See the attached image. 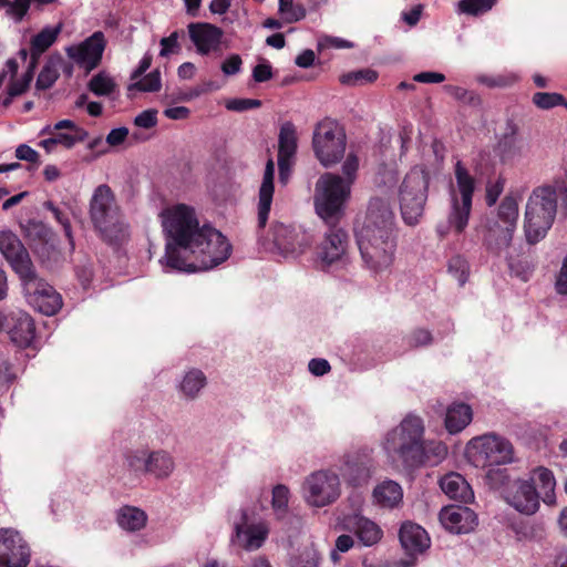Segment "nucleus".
Instances as JSON below:
<instances>
[{"instance_id":"864d4df0","label":"nucleus","mask_w":567,"mask_h":567,"mask_svg":"<svg viewBox=\"0 0 567 567\" xmlns=\"http://www.w3.org/2000/svg\"><path fill=\"white\" fill-rule=\"evenodd\" d=\"M359 168V158L354 153H349L342 164L343 181H350V187H352L357 171Z\"/></svg>"},{"instance_id":"de8ad7c7","label":"nucleus","mask_w":567,"mask_h":567,"mask_svg":"<svg viewBox=\"0 0 567 567\" xmlns=\"http://www.w3.org/2000/svg\"><path fill=\"white\" fill-rule=\"evenodd\" d=\"M533 102L542 110H549L564 104V96L559 93L537 92L533 96Z\"/></svg>"},{"instance_id":"c9c22d12","label":"nucleus","mask_w":567,"mask_h":567,"mask_svg":"<svg viewBox=\"0 0 567 567\" xmlns=\"http://www.w3.org/2000/svg\"><path fill=\"white\" fill-rule=\"evenodd\" d=\"M206 385L207 378L205 373L199 369L193 368L182 375L177 390L181 398L186 401H194L200 395Z\"/></svg>"},{"instance_id":"37998d69","label":"nucleus","mask_w":567,"mask_h":567,"mask_svg":"<svg viewBox=\"0 0 567 567\" xmlns=\"http://www.w3.org/2000/svg\"><path fill=\"white\" fill-rule=\"evenodd\" d=\"M115 86L114 80L105 72L97 73L89 83L90 91L99 96L110 95Z\"/></svg>"},{"instance_id":"5701e85b","label":"nucleus","mask_w":567,"mask_h":567,"mask_svg":"<svg viewBox=\"0 0 567 567\" xmlns=\"http://www.w3.org/2000/svg\"><path fill=\"white\" fill-rule=\"evenodd\" d=\"M269 535V526L264 520L248 522L246 514L240 523L235 524L234 542L247 551L259 549Z\"/></svg>"},{"instance_id":"20e7f679","label":"nucleus","mask_w":567,"mask_h":567,"mask_svg":"<svg viewBox=\"0 0 567 567\" xmlns=\"http://www.w3.org/2000/svg\"><path fill=\"white\" fill-rule=\"evenodd\" d=\"M89 214L94 228L104 240L116 243L127 236L128 224L109 185H99L93 190Z\"/></svg>"},{"instance_id":"72a5a7b5","label":"nucleus","mask_w":567,"mask_h":567,"mask_svg":"<svg viewBox=\"0 0 567 567\" xmlns=\"http://www.w3.org/2000/svg\"><path fill=\"white\" fill-rule=\"evenodd\" d=\"M440 487L451 499L468 503L474 499V493L468 482L458 473L451 472L441 477Z\"/></svg>"},{"instance_id":"4468645a","label":"nucleus","mask_w":567,"mask_h":567,"mask_svg":"<svg viewBox=\"0 0 567 567\" xmlns=\"http://www.w3.org/2000/svg\"><path fill=\"white\" fill-rule=\"evenodd\" d=\"M313 237L301 227L275 223L270 229L267 249L285 259H297L312 245Z\"/></svg>"},{"instance_id":"6ab92c4d","label":"nucleus","mask_w":567,"mask_h":567,"mask_svg":"<svg viewBox=\"0 0 567 567\" xmlns=\"http://www.w3.org/2000/svg\"><path fill=\"white\" fill-rule=\"evenodd\" d=\"M55 131L51 137L43 138L39 142L48 154L54 153L58 146L71 150L75 144L83 142L87 137L85 130L75 124L71 120H61L55 123Z\"/></svg>"},{"instance_id":"0eeeda50","label":"nucleus","mask_w":567,"mask_h":567,"mask_svg":"<svg viewBox=\"0 0 567 567\" xmlns=\"http://www.w3.org/2000/svg\"><path fill=\"white\" fill-rule=\"evenodd\" d=\"M350 196V181H343L334 173H324L315 185V212L324 224L334 227L344 216Z\"/></svg>"},{"instance_id":"b1692460","label":"nucleus","mask_w":567,"mask_h":567,"mask_svg":"<svg viewBox=\"0 0 567 567\" xmlns=\"http://www.w3.org/2000/svg\"><path fill=\"white\" fill-rule=\"evenodd\" d=\"M296 152V126L291 122H286L280 127L278 150L279 178L282 184H286L289 179L290 169L293 164Z\"/></svg>"},{"instance_id":"69168bd1","label":"nucleus","mask_w":567,"mask_h":567,"mask_svg":"<svg viewBox=\"0 0 567 567\" xmlns=\"http://www.w3.org/2000/svg\"><path fill=\"white\" fill-rule=\"evenodd\" d=\"M354 542L350 535H341L336 540V548L331 551V558L334 563L340 559L339 553H346L352 548Z\"/></svg>"},{"instance_id":"a18cd8bd","label":"nucleus","mask_w":567,"mask_h":567,"mask_svg":"<svg viewBox=\"0 0 567 567\" xmlns=\"http://www.w3.org/2000/svg\"><path fill=\"white\" fill-rule=\"evenodd\" d=\"M162 87V79L158 70H154L141 80L128 86V91L157 92Z\"/></svg>"},{"instance_id":"c03bdc74","label":"nucleus","mask_w":567,"mask_h":567,"mask_svg":"<svg viewBox=\"0 0 567 567\" xmlns=\"http://www.w3.org/2000/svg\"><path fill=\"white\" fill-rule=\"evenodd\" d=\"M290 491L284 484H278L272 488L271 507L278 516H282L288 511Z\"/></svg>"},{"instance_id":"393cba45","label":"nucleus","mask_w":567,"mask_h":567,"mask_svg":"<svg viewBox=\"0 0 567 567\" xmlns=\"http://www.w3.org/2000/svg\"><path fill=\"white\" fill-rule=\"evenodd\" d=\"M188 33L199 54L207 55L219 49L223 38L220 28L206 22H196L188 24Z\"/></svg>"},{"instance_id":"bf43d9fd","label":"nucleus","mask_w":567,"mask_h":567,"mask_svg":"<svg viewBox=\"0 0 567 567\" xmlns=\"http://www.w3.org/2000/svg\"><path fill=\"white\" fill-rule=\"evenodd\" d=\"M161 51H159V55L161 56H168L171 55L172 53H175L178 51L179 49V45H178V32H173L171 35L166 37V38H162L161 39Z\"/></svg>"},{"instance_id":"052dcab7","label":"nucleus","mask_w":567,"mask_h":567,"mask_svg":"<svg viewBox=\"0 0 567 567\" xmlns=\"http://www.w3.org/2000/svg\"><path fill=\"white\" fill-rule=\"evenodd\" d=\"M134 124L142 128H151L157 124V111L150 109L140 113L135 120Z\"/></svg>"},{"instance_id":"680f3d73","label":"nucleus","mask_w":567,"mask_h":567,"mask_svg":"<svg viewBox=\"0 0 567 567\" xmlns=\"http://www.w3.org/2000/svg\"><path fill=\"white\" fill-rule=\"evenodd\" d=\"M16 157L32 164H40V154L27 144H20L16 148Z\"/></svg>"},{"instance_id":"c85d7f7f","label":"nucleus","mask_w":567,"mask_h":567,"mask_svg":"<svg viewBox=\"0 0 567 567\" xmlns=\"http://www.w3.org/2000/svg\"><path fill=\"white\" fill-rule=\"evenodd\" d=\"M339 471L346 482L354 487L365 485L372 477L371 465L357 454L344 455Z\"/></svg>"},{"instance_id":"423d86ee","label":"nucleus","mask_w":567,"mask_h":567,"mask_svg":"<svg viewBox=\"0 0 567 567\" xmlns=\"http://www.w3.org/2000/svg\"><path fill=\"white\" fill-rule=\"evenodd\" d=\"M564 184L536 187L528 197L525 210V236L529 244L542 240L550 229L557 213V193Z\"/></svg>"},{"instance_id":"aec40b11","label":"nucleus","mask_w":567,"mask_h":567,"mask_svg":"<svg viewBox=\"0 0 567 567\" xmlns=\"http://www.w3.org/2000/svg\"><path fill=\"white\" fill-rule=\"evenodd\" d=\"M105 38L101 31L94 32L79 45L66 49L69 58L89 71L97 66L105 49Z\"/></svg>"},{"instance_id":"a19ab883","label":"nucleus","mask_w":567,"mask_h":567,"mask_svg":"<svg viewBox=\"0 0 567 567\" xmlns=\"http://www.w3.org/2000/svg\"><path fill=\"white\" fill-rule=\"evenodd\" d=\"M278 12L286 23L298 22L307 16L305 6L295 0H278Z\"/></svg>"},{"instance_id":"8fccbe9b","label":"nucleus","mask_w":567,"mask_h":567,"mask_svg":"<svg viewBox=\"0 0 567 567\" xmlns=\"http://www.w3.org/2000/svg\"><path fill=\"white\" fill-rule=\"evenodd\" d=\"M291 567H318L319 554L313 547L305 548L298 556L291 558Z\"/></svg>"},{"instance_id":"c756f323","label":"nucleus","mask_w":567,"mask_h":567,"mask_svg":"<svg viewBox=\"0 0 567 567\" xmlns=\"http://www.w3.org/2000/svg\"><path fill=\"white\" fill-rule=\"evenodd\" d=\"M399 536L403 548L411 556L424 553L431 545L427 532L413 522L403 523Z\"/></svg>"},{"instance_id":"f3484780","label":"nucleus","mask_w":567,"mask_h":567,"mask_svg":"<svg viewBox=\"0 0 567 567\" xmlns=\"http://www.w3.org/2000/svg\"><path fill=\"white\" fill-rule=\"evenodd\" d=\"M30 550L21 535L11 528L0 529V567H27Z\"/></svg>"},{"instance_id":"a878e982","label":"nucleus","mask_w":567,"mask_h":567,"mask_svg":"<svg viewBox=\"0 0 567 567\" xmlns=\"http://www.w3.org/2000/svg\"><path fill=\"white\" fill-rule=\"evenodd\" d=\"M530 153V143L514 132L505 134L498 142L497 155L503 164H519L527 159Z\"/></svg>"},{"instance_id":"f257e3e1","label":"nucleus","mask_w":567,"mask_h":567,"mask_svg":"<svg viewBox=\"0 0 567 567\" xmlns=\"http://www.w3.org/2000/svg\"><path fill=\"white\" fill-rule=\"evenodd\" d=\"M166 237L161 262L173 269L196 272L213 269L230 255L227 238L209 225H200L194 207L175 204L161 213Z\"/></svg>"},{"instance_id":"f03ea898","label":"nucleus","mask_w":567,"mask_h":567,"mask_svg":"<svg viewBox=\"0 0 567 567\" xmlns=\"http://www.w3.org/2000/svg\"><path fill=\"white\" fill-rule=\"evenodd\" d=\"M364 267L373 274L388 271L395 257L394 214L388 200H370L364 221L355 231Z\"/></svg>"},{"instance_id":"bb28decb","label":"nucleus","mask_w":567,"mask_h":567,"mask_svg":"<svg viewBox=\"0 0 567 567\" xmlns=\"http://www.w3.org/2000/svg\"><path fill=\"white\" fill-rule=\"evenodd\" d=\"M344 529L353 532L364 546H372L382 538V529L371 519L358 514H349L342 518Z\"/></svg>"},{"instance_id":"1a4fd4ad","label":"nucleus","mask_w":567,"mask_h":567,"mask_svg":"<svg viewBox=\"0 0 567 567\" xmlns=\"http://www.w3.org/2000/svg\"><path fill=\"white\" fill-rule=\"evenodd\" d=\"M518 218V205L515 198L505 197L493 217H488L483 226V244L499 254L512 243Z\"/></svg>"},{"instance_id":"4d7b16f0","label":"nucleus","mask_w":567,"mask_h":567,"mask_svg":"<svg viewBox=\"0 0 567 567\" xmlns=\"http://www.w3.org/2000/svg\"><path fill=\"white\" fill-rule=\"evenodd\" d=\"M555 291L559 296L567 297V255L561 260V266L555 276Z\"/></svg>"},{"instance_id":"ddd939ff","label":"nucleus","mask_w":567,"mask_h":567,"mask_svg":"<svg viewBox=\"0 0 567 567\" xmlns=\"http://www.w3.org/2000/svg\"><path fill=\"white\" fill-rule=\"evenodd\" d=\"M347 135L343 127L334 120L319 122L312 134V148L316 158L323 167H332L344 156Z\"/></svg>"},{"instance_id":"dca6fc26","label":"nucleus","mask_w":567,"mask_h":567,"mask_svg":"<svg viewBox=\"0 0 567 567\" xmlns=\"http://www.w3.org/2000/svg\"><path fill=\"white\" fill-rule=\"evenodd\" d=\"M27 302L45 316L55 315L62 307V298L55 289L41 279L35 269L20 279Z\"/></svg>"},{"instance_id":"603ef678","label":"nucleus","mask_w":567,"mask_h":567,"mask_svg":"<svg viewBox=\"0 0 567 567\" xmlns=\"http://www.w3.org/2000/svg\"><path fill=\"white\" fill-rule=\"evenodd\" d=\"M203 92H204V90H202L199 87L187 90V91H184V90H181V89H176V90H173L171 92L167 89L165 97L171 103L187 102V101H190V100H193L195 97H198Z\"/></svg>"},{"instance_id":"ea45409f","label":"nucleus","mask_w":567,"mask_h":567,"mask_svg":"<svg viewBox=\"0 0 567 567\" xmlns=\"http://www.w3.org/2000/svg\"><path fill=\"white\" fill-rule=\"evenodd\" d=\"M62 63V58L60 55H51L44 66L42 68L41 72L39 73V76L35 82V89L37 90H48L50 89L55 81L58 80L60 75V65Z\"/></svg>"},{"instance_id":"f704fd0d","label":"nucleus","mask_w":567,"mask_h":567,"mask_svg":"<svg viewBox=\"0 0 567 567\" xmlns=\"http://www.w3.org/2000/svg\"><path fill=\"white\" fill-rule=\"evenodd\" d=\"M62 29L63 24L61 22L55 25H47L31 38L30 64L37 66L40 56L55 43Z\"/></svg>"},{"instance_id":"4be33fe9","label":"nucleus","mask_w":567,"mask_h":567,"mask_svg":"<svg viewBox=\"0 0 567 567\" xmlns=\"http://www.w3.org/2000/svg\"><path fill=\"white\" fill-rule=\"evenodd\" d=\"M442 527L452 534H467L477 525V516L468 507L449 505L439 513Z\"/></svg>"},{"instance_id":"2eb2a0df","label":"nucleus","mask_w":567,"mask_h":567,"mask_svg":"<svg viewBox=\"0 0 567 567\" xmlns=\"http://www.w3.org/2000/svg\"><path fill=\"white\" fill-rule=\"evenodd\" d=\"M301 493L303 501L311 507L331 505L341 495L340 476L331 470L315 471L306 476Z\"/></svg>"},{"instance_id":"774afa93","label":"nucleus","mask_w":567,"mask_h":567,"mask_svg":"<svg viewBox=\"0 0 567 567\" xmlns=\"http://www.w3.org/2000/svg\"><path fill=\"white\" fill-rule=\"evenodd\" d=\"M550 561L547 564L548 567H567V549L555 548L549 555Z\"/></svg>"},{"instance_id":"e433bc0d","label":"nucleus","mask_w":567,"mask_h":567,"mask_svg":"<svg viewBox=\"0 0 567 567\" xmlns=\"http://www.w3.org/2000/svg\"><path fill=\"white\" fill-rule=\"evenodd\" d=\"M449 453L447 446L440 441H424L419 447L417 462L411 463V468H416L423 465L435 466L442 463Z\"/></svg>"},{"instance_id":"9d476101","label":"nucleus","mask_w":567,"mask_h":567,"mask_svg":"<svg viewBox=\"0 0 567 567\" xmlns=\"http://www.w3.org/2000/svg\"><path fill=\"white\" fill-rule=\"evenodd\" d=\"M124 467L134 475H144L156 481L168 480L176 471L174 455L165 449H136L124 454Z\"/></svg>"},{"instance_id":"4c0bfd02","label":"nucleus","mask_w":567,"mask_h":567,"mask_svg":"<svg viewBox=\"0 0 567 567\" xmlns=\"http://www.w3.org/2000/svg\"><path fill=\"white\" fill-rule=\"evenodd\" d=\"M473 419L472 408L466 403H452L445 414V427L449 433L456 434L463 431Z\"/></svg>"},{"instance_id":"e2e57ef3","label":"nucleus","mask_w":567,"mask_h":567,"mask_svg":"<svg viewBox=\"0 0 567 567\" xmlns=\"http://www.w3.org/2000/svg\"><path fill=\"white\" fill-rule=\"evenodd\" d=\"M398 181V173L394 167H383L379 171L377 176V184L379 186L392 187Z\"/></svg>"},{"instance_id":"f8f14e48","label":"nucleus","mask_w":567,"mask_h":567,"mask_svg":"<svg viewBox=\"0 0 567 567\" xmlns=\"http://www.w3.org/2000/svg\"><path fill=\"white\" fill-rule=\"evenodd\" d=\"M430 176L422 166H414L405 175L400 186V207L404 221L415 225L423 215L427 199Z\"/></svg>"},{"instance_id":"338daca9","label":"nucleus","mask_w":567,"mask_h":567,"mask_svg":"<svg viewBox=\"0 0 567 567\" xmlns=\"http://www.w3.org/2000/svg\"><path fill=\"white\" fill-rule=\"evenodd\" d=\"M128 135V130L126 127H117L111 130V132L106 135L105 143L109 146H120L125 142Z\"/></svg>"},{"instance_id":"9b49d317","label":"nucleus","mask_w":567,"mask_h":567,"mask_svg":"<svg viewBox=\"0 0 567 567\" xmlns=\"http://www.w3.org/2000/svg\"><path fill=\"white\" fill-rule=\"evenodd\" d=\"M465 455L475 467L506 465L515 461L513 444L495 433L483 434L470 440L466 444Z\"/></svg>"},{"instance_id":"412c9836","label":"nucleus","mask_w":567,"mask_h":567,"mask_svg":"<svg viewBox=\"0 0 567 567\" xmlns=\"http://www.w3.org/2000/svg\"><path fill=\"white\" fill-rule=\"evenodd\" d=\"M347 234L338 228L330 230L316 249V264L321 269L339 262L346 254Z\"/></svg>"},{"instance_id":"5fc2aeb1","label":"nucleus","mask_w":567,"mask_h":567,"mask_svg":"<svg viewBox=\"0 0 567 567\" xmlns=\"http://www.w3.org/2000/svg\"><path fill=\"white\" fill-rule=\"evenodd\" d=\"M446 93L456 99L457 101L475 104L480 102V99L472 92L462 86L446 85L444 86Z\"/></svg>"},{"instance_id":"39448f33","label":"nucleus","mask_w":567,"mask_h":567,"mask_svg":"<svg viewBox=\"0 0 567 567\" xmlns=\"http://www.w3.org/2000/svg\"><path fill=\"white\" fill-rule=\"evenodd\" d=\"M424 432L423 420L415 414H408L385 433L381 442L382 450L391 462H399L411 468V463L419 460V447Z\"/></svg>"},{"instance_id":"0e129e2a","label":"nucleus","mask_w":567,"mask_h":567,"mask_svg":"<svg viewBox=\"0 0 567 567\" xmlns=\"http://www.w3.org/2000/svg\"><path fill=\"white\" fill-rule=\"evenodd\" d=\"M29 0H14L12 2L8 0L7 13L14 17L17 20H21L29 10Z\"/></svg>"},{"instance_id":"cd10ccee","label":"nucleus","mask_w":567,"mask_h":567,"mask_svg":"<svg viewBox=\"0 0 567 567\" xmlns=\"http://www.w3.org/2000/svg\"><path fill=\"white\" fill-rule=\"evenodd\" d=\"M8 333L12 342L25 348L35 337V326L31 316L24 311H12L8 318Z\"/></svg>"},{"instance_id":"6e6552de","label":"nucleus","mask_w":567,"mask_h":567,"mask_svg":"<svg viewBox=\"0 0 567 567\" xmlns=\"http://www.w3.org/2000/svg\"><path fill=\"white\" fill-rule=\"evenodd\" d=\"M455 182L450 185V212L447 221L457 234L465 230L468 225L472 199L475 190V178L470 174L462 162L454 167Z\"/></svg>"},{"instance_id":"a211bd4d","label":"nucleus","mask_w":567,"mask_h":567,"mask_svg":"<svg viewBox=\"0 0 567 567\" xmlns=\"http://www.w3.org/2000/svg\"><path fill=\"white\" fill-rule=\"evenodd\" d=\"M0 252L19 279L35 269L28 250L18 236L10 230L0 231Z\"/></svg>"},{"instance_id":"49530a36","label":"nucleus","mask_w":567,"mask_h":567,"mask_svg":"<svg viewBox=\"0 0 567 567\" xmlns=\"http://www.w3.org/2000/svg\"><path fill=\"white\" fill-rule=\"evenodd\" d=\"M476 81L487 87H506L515 83L517 76L513 73L497 75L481 74L476 78Z\"/></svg>"},{"instance_id":"79ce46f5","label":"nucleus","mask_w":567,"mask_h":567,"mask_svg":"<svg viewBox=\"0 0 567 567\" xmlns=\"http://www.w3.org/2000/svg\"><path fill=\"white\" fill-rule=\"evenodd\" d=\"M497 0H460L456 4L458 14L480 16L489 11Z\"/></svg>"},{"instance_id":"7ed1b4c3","label":"nucleus","mask_w":567,"mask_h":567,"mask_svg":"<svg viewBox=\"0 0 567 567\" xmlns=\"http://www.w3.org/2000/svg\"><path fill=\"white\" fill-rule=\"evenodd\" d=\"M486 478L488 484L502 489V495L507 505L522 515L532 516L540 507V499L546 505L556 504V480L550 470L536 467L530 478L509 480L506 470L491 468Z\"/></svg>"},{"instance_id":"3c124183","label":"nucleus","mask_w":567,"mask_h":567,"mask_svg":"<svg viewBox=\"0 0 567 567\" xmlns=\"http://www.w3.org/2000/svg\"><path fill=\"white\" fill-rule=\"evenodd\" d=\"M378 74L373 70H361L357 72H351L348 74H343L340 78V81L343 84H360L364 82H373L377 80Z\"/></svg>"},{"instance_id":"7c9ffc66","label":"nucleus","mask_w":567,"mask_h":567,"mask_svg":"<svg viewBox=\"0 0 567 567\" xmlns=\"http://www.w3.org/2000/svg\"><path fill=\"white\" fill-rule=\"evenodd\" d=\"M275 163L269 158L266 163L261 185L258 194V226L260 228L266 226L269 217L272 196L275 192Z\"/></svg>"},{"instance_id":"473e14b6","label":"nucleus","mask_w":567,"mask_h":567,"mask_svg":"<svg viewBox=\"0 0 567 567\" xmlns=\"http://www.w3.org/2000/svg\"><path fill=\"white\" fill-rule=\"evenodd\" d=\"M115 523L126 534H137L143 530L148 522V516L140 507L123 505L115 511Z\"/></svg>"},{"instance_id":"13d9d810","label":"nucleus","mask_w":567,"mask_h":567,"mask_svg":"<svg viewBox=\"0 0 567 567\" xmlns=\"http://www.w3.org/2000/svg\"><path fill=\"white\" fill-rule=\"evenodd\" d=\"M504 189V182L501 178L496 181H489L486 184V204L493 206Z\"/></svg>"},{"instance_id":"58836bf2","label":"nucleus","mask_w":567,"mask_h":567,"mask_svg":"<svg viewBox=\"0 0 567 567\" xmlns=\"http://www.w3.org/2000/svg\"><path fill=\"white\" fill-rule=\"evenodd\" d=\"M35 68L37 66H33V64H29L28 70L20 78L14 79L18 71V62L14 59H9L7 61L6 68L1 74H4V76L10 74L12 78L8 86L11 96H20L27 92L33 80Z\"/></svg>"},{"instance_id":"2f4dec72","label":"nucleus","mask_w":567,"mask_h":567,"mask_svg":"<svg viewBox=\"0 0 567 567\" xmlns=\"http://www.w3.org/2000/svg\"><path fill=\"white\" fill-rule=\"evenodd\" d=\"M403 502L402 486L392 480H384L372 491V503L383 509L398 508Z\"/></svg>"},{"instance_id":"09e8293b","label":"nucleus","mask_w":567,"mask_h":567,"mask_svg":"<svg viewBox=\"0 0 567 567\" xmlns=\"http://www.w3.org/2000/svg\"><path fill=\"white\" fill-rule=\"evenodd\" d=\"M449 272L463 286L468 277V264L461 256H455L449 261Z\"/></svg>"},{"instance_id":"6e6d98bb","label":"nucleus","mask_w":567,"mask_h":567,"mask_svg":"<svg viewBox=\"0 0 567 567\" xmlns=\"http://www.w3.org/2000/svg\"><path fill=\"white\" fill-rule=\"evenodd\" d=\"M260 105L261 101L256 99H231L226 102V109L235 112L258 109Z\"/></svg>"}]
</instances>
